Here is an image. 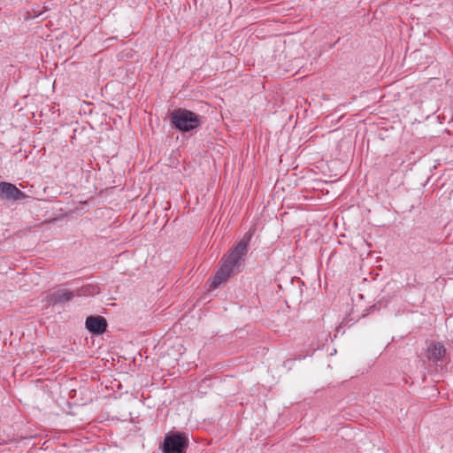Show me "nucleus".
Returning a JSON list of instances; mask_svg holds the SVG:
<instances>
[{"label":"nucleus","mask_w":453,"mask_h":453,"mask_svg":"<svg viewBox=\"0 0 453 453\" xmlns=\"http://www.w3.org/2000/svg\"><path fill=\"white\" fill-rule=\"evenodd\" d=\"M254 229L246 232L237 244L223 256L221 266L211 281V288H217L221 283L226 281L235 270H238L248 252V245L254 235Z\"/></svg>","instance_id":"1"},{"label":"nucleus","mask_w":453,"mask_h":453,"mask_svg":"<svg viewBox=\"0 0 453 453\" xmlns=\"http://www.w3.org/2000/svg\"><path fill=\"white\" fill-rule=\"evenodd\" d=\"M172 127L181 133H188L198 128L201 116L185 108H177L169 114Z\"/></svg>","instance_id":"2"},{"label":"nucleus","mask_w":453,"mask_h":453,"mask_svg":"<svg viewBox=\"0 0 453 453\" xmlns=\"http://www.w3.org/2000/svg\"><path fill=\"white\" fill-rule=\"evenodd\" d=\"M188 438L184 433L170 432L165 434L161 445L163 453H186Z\"/></svg>","instance_id":"3"},{"label":"nucleus","mask_w":453,"mask_h":453,"mask_svg":"<svg viewBox=\"0 0 453 453\" xmlns=\"http://www.w3.org/2000/svg\"><path fill=\"white\" fill-rule=\"evenodd\" d=\"M26 197L27 195L14 184L6 181L0 182V198L7 201H19Z\"/></svg>","instance_id":"4"},{"label":"nucleus","mask_w":453,"mask_h":453,"mask_svg":"<svg viewBox=\"0 0 453 453\" xmlns=\"http://www.w3.org/2000/svg\"><path fill=\"white\" fill-rule=\"evenodd\" d=\"M108 326L107 320L104 317L100 315H90L87 317L85 321L86 329L95 335L103 334Z\"/></svg>","instance_id":"5"},{"label":"nucleus","mask_w":453,"mask_h":453,"mask_svg":"<svg viewBox=\"0 0 453 453\" xmlns=\"http://www.w3.org/2000/svg\"><path fill=\"white\" fill-rule=\"evenodd\" d=\"M446 353L445 347L441 342L432 343L427 349V358L434 363L442 360Z\"/></svg>","instance_id":"6"},{"label":"nucleus","mask_w":453,"mask_h":453,"mask_svg":"<svg viewBox=\"0 0 453 453\" xmlns=\"http://www.w3.org/2000/svg\"><path fill=\"white\" fill-rule=\"evenodd\" d=\"M75 296L73 291L68 290L66 288H62L55 291L51 296V300L55 303H62L69 302Z\"/></svg>","instance_id":"7"},{"label":"nucleus","mask_w":453,"mask_h":453,"mask_svg":"<svg viewBox=\"0 0 453 453\" xmlns=\"http://www.w3.org/2000/svg\"><path fill=\"white\" fill-rule=\"evenodd\" d=\"M100 293V288L98 286L94 284H87L82 286L80 289L77 290L76 295L80 296H96Z\"/></svg>","instance_id":"8"}]
</instances>
